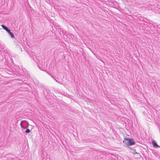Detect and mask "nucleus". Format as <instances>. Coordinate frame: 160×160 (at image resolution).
<instances>
[{
	"mask_svg": "<svg viewBox=\"0 0 160 160\" xmlns=\"http://www.w3.org/2000/svg\"><path fill=\"white\" fill-rule=\"evenodd\" d=\"M20 125L21 128L24 129L28 128L29 124L26 120H22L21 121Z\"/></svg>",
	"mask_w": 160,
	"mask_h": 160,
	"instance_id": "1",
	"label": "nucleus"
},
{
	"mask_svg": "<svg viewBox=\"0 0 160 160\" xmlns=\"http://www.w3.org/2000/svg\"><path fill=\"white\" fill-rule=\"evenodd\" d=\"M53 79H54V80H55V81L57 82H58V83H59L58 82V81L57 80H56L55 78H53Z\"/></svg>",
	"mask_w": 160,
	"mask_h": 160,
	"instance_id": "6",
	"label": "nucleus"
},
{
	"mask_svg": "<svg viewBox=\"0 0 160 160\" xmlns=\"http://www.w3.org/2000/svg\"><path fill=\"white\" fill-rule=\"evenodd\" d=\"M152 143L154 147L160 148V146H158L154 140L152 141Z\"/></svg>",
	"mask_w": 160,
	"mask_h": 160,
	"instance_id": "4",
	"label": "nucleus"
},
{
	"mask_svg": "<svg viewBox=\"0 0 160 160\" xmlns=\"http://www.w3.org/2000/svg\"><path fill=\"white\" fill-rule=\"evenodd\" d=\"M2 27L10 35L11 37L12 38H15V36L13 33L9 29L4 25H2Z\"/></svg>",
	"mask_w": 160,
	"mask_h": 160,
	"instance_id": "3",
	"label": "nucleus"
},
{
	"mask_svg": "<svg viewBox=\"0 0 160 160\" xmlns=\"http://www.w3.org/2000/svg\"><path fill=\"white\" fill-rule=\"evenodd\" d=\"M158 26V28H160V25H158V26Z\"/></svg>",
	"mask_w": 160,
	"mask_h": 160,
	"instance_id": "7",
	"label": "nucleus"
},
{
	"mask_svg": "<svg viewBox=\"0 0 160 160\" xmlns=\"http://www.w3.org/2000/svg\"><path fill=\"white\" fill-rule=\"evenodd\" d=\"M134 153L138 154V153L137 152H135V153Z\"/></svg>",
	"mask_w": 160,
	"mask_h": 160,
	"instance_id": "8",
	"label": "nucleus"
},
{
	"mask_svg": "<svg viewBox=\"0 0 160 160\" xmlns=\"http://www.w3.org/2000/svg\"><path fill=\"white\" fill-rule=\"evenodd\" d=\"M30 132V131L29 129L27 128L25 131V132L26 133H29Z\"/></svg>",
	"mask_w": 160,
	"mask_h": 160,
	"instance_id": "5",
	"label": "nucleus"
},
{
	"mask_svg": "<svg viewBox=\"0 0 160 160\" xmlns=\"http://www.w3.org/2000/svg\"><path fill=\"white\" fill-rule=\"evenodd\" d=\"M123 142L127 146H131L134 144L135 143L132 139L125 138Z\"/></svg>",
	"mask_w": 160,
	"mask_h": 160,
	"instance_id": "2",
	"label": "nucleus"
}]
</instances>
